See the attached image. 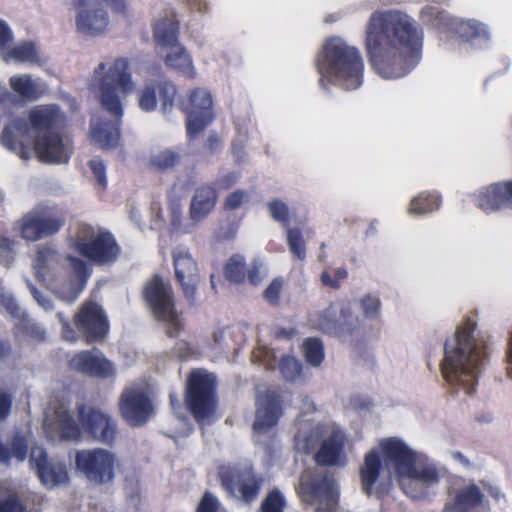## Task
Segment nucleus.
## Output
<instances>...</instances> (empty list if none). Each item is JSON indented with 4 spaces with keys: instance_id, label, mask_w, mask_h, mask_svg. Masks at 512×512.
I'll list each match as a JSON object with an SVG mask.
<instances>
[{
    "instance_id": "1",
    "label": "nucleus",
    "mask_w": 512,
    "mask_h": 512,
    "mask_svg": "<svg viewBox=\"0 0 512 512\" xmlns=\"http://www.w3.org/2000/svg\"><path fill=\"white\" fill-rule=\"evenodd\" d=\"M424 34L417 21L399 9H377L364 26V46L375 73L399 79L422 59Z\"/></svg>"
},
{
    "instance_id": "2",
    "label": "nucleus",
    "mask_w": 512,
    "mask_h": 512,
    "mask_svg": "<svg viewBox=\"0 0 512 512\" xmlns=\"http://www.w3.org/2000/svg\"><path fill=\"white\" fill-rule=\"evenodd\" d=\"M384 472L388 481L394 478L413 499L428 496L440 480L435 462L397 437L380 439L377 447L365 454L360 468L362 490L372 495Z\"/></svg>"
},
{
    "instance_id": "3",
    "label": "nucleus",
    "mask_w": 512,
    "mask_h": 512,
    "mask_svg": "<svg viewBox=\"0 0 512 512\" xmlns=\"http://www.w3.org/2000/svg\"><path fill=\"white\" fill-rule=\"evenodd\" d=\"M29 125L22 120H14L7 125L0 143L22 160H29L35 153L45 163H67L72 154V144L61 130L66 116L56 104L37 105L28 113Z\"/></svg>"
},
{
    "instance_id": "4",
    "label": "nucleus",
    "mask_w": 512,
    "mask_h": 512,
    "mask_svg": "<svg viewBox=\"0 0 512 512\" xmlns=\"http://www.w3.org/2000/svg\"><path fill=\"white\" fill-rule=\"evenodd\" d=\"M487 339L477 322L465 318L444 344L441 372L452 393L472 395L487 361Z\"/></svg>"
},
{
    "instance_id": "5",
    "label": "nucleus",
    "mask_w": 512,
    "mask_h": 512,
    "mask_svg": "<svg viewBox=\"0 0 512 512\" xmlns=\"http://www.w3.org/2000/svg\"><path fill=\"white\" fill-rule=\"evenodd\" d=\"M91 89L97 94L100 104L116 119L104 121L93 118L90 139L102 149H113L120 140V120L123 116L122 95L132 94L136 85L125 58L101 62L94 70Z\"/></svg>"
},
{
    "instance_id": "6",
    "label": "nucleus",
    "mask_w": 512,
    "mask_h": 512,
    "mask_svg": "<svg viewBox=\"0 0 512 512\" xmlns=\"http://www.w3.org/2000/svg\"><path fill=\"white\" fill-rule=\"evenodd\" d=\"M77 409L80 425L71 416L68 403L64 400L59 401L51 413H46L43 427L49 441L78 442L82 439L83 430L102 443L115 441L117 424L107 413L84 404Z\"/></svg>"
},
{
    "instance_id": "7",
    "label": "nucleus",
    "mask_w": 512,
    "mask_h": 512,
    "mask_svg": "<svg viewBox=\"0 0 512 512\" xmlns=\"http://www.w3.org/2000/svg\"><path fill=\"white\" fill-rule=\"evenodd\" d=\"M34 274L62 301L72 303L82 293L91 274L88 264L74 256L64 257L50 246H39L33 261Z\"/></svg>"
},
{
    "instance_id": "8",
    "label": "nucleus",
    "mask_w": 512,
    "mask_h": 512,
    "mask_svg": "<svg viewBox=\"0 0 512 512\" xmlns=\"http://www.w3.org/2000/svg\"><path fill=\"white\" fill-rule=\"evenodd\" d=\"M320 86L328 84L352 91L363 84L364 61L360 50L340 36L329 37L316 57Z\"/></svg>"
},
{
    "instance_id": "9",
    "label": "nucleus",
    "mask_w": 512,
    "mask_h": 512,
    "mask_svg": "<svg viewBox=\"0 0 512 512\" xmlns=\"http://www.w3.org/2000/svg\"><path fill=\"white\" fill-rule=\"evenodd\" d=\"M320 437H324L316 454L320 465L344 466L347 457L344 451L346 435L335 424H317L312 426L310 420L299 421V430L295 435V448L299 452L308 453L317 445Z\"/></svg>"
},
{
    "instance_id": "10",
    "label": "nucleus",
    "mask_w": 512,
    "mask_h": 512,
    "mask_svg": "<svg viewBox=\"0 0 512 512\" xmlns=\"http://www.w3.org/2000/svg\"><path fill=\"white\" fill-rule=\"evenodd\" d=\"M73 247L80 255L98 265L112 264L120 254V247L110 232L87 224L79 227Z\"/></svg>"
},
{
    "instance_id": "11",
    "label": "nucleus",
    "mask_w": 512,
    "mask_h": 512,
    "mask_svg": "<svg viewBox=\"0 0 512 512\" xmlns=\"http://www.w3.org/2000/svg\"><path fill=\"white\" fill-rule=\"evenodd\" d=\"M144 297L154 317L166 325L169 336H177L184 324L174 308V296L170 283L154 276L144 289Z\"/></svg>"
},
{
    "instance_id": "12",
    "label": "nucleus",
    "mask_w": 512,
    "mask_h": 512,
    "mask_svg": "<svg viewBox=\"0 0 512 512\" xmlns=\"http://www.w3.org/2000/svg\"><path fill=\"white\" fill-rule=\"evenodd\" d=\"M186 405L200 423L211 418L216 408L215 377L205 370H194L187 380Z\"/></svg>"
},
{
    "instance_id": "13",
    "label": "nucleus",
    "mask_w": 512,
    "mask_h": 512,
    "mask_svg": "<svg viewBox=\"0 0 512 512\" xmlns=\"http://www.w3.org/2000/svg\"><path fill=\"white\" fill-rule=\"evenodd\" d=\"M309 322L323 333L345 338L359 330L360 318L354 315L349 302L340 300L312 314Z\"/></svg>"
},
{
    "instance_id": "14",
    "label": "nucleus",
    "mask_w": 512,
    "mask_h": 512,
    "mask_svg": "<svg viewBox=\"0 0 512 512\" xmlns=\"http://www.w3.org/2000/svg\"><path fill=\"white\" fill-rule=\"evenodd\" d=\"M64 223L65 217L60 210L39 205L26 213L15 227L22 239L35 242L55 235Z\"/></svg>"
},
{
    "instance_id": "15",
    "label": "nucleus",
    "mask_w": 512,
    "mask_h": 512,
    "mask_svg": "<svg viewBox=\"0 0 512 512\" xmlns=\"http://www.w3.org/2000/svg\"><path fill=\"white\" fill-rule=\"evenodd\" d=\"M298 492L302 500L315 507V511H331L335 508L339 491L333 478L313 470H305Z\"/></svg>"
},
{
    "instance_id": "16",
    "label": "nucleus",
    "mask_w": 512,
    "mask_h": 512,
    "mask_svg": "<svg viewBox=\"0 0 512 512\" xmlns=\"http://www.w3.org/2000/svg\"><path fill=\"white\" fill-rule=\"evenodd\" d=\"M104 4L110 5L117 12L125 8L124 0H71L76 12L75 25L79 32L99 35L107 28L109 17Z\"/></svg>"
},
{
    "instance_id": "17",
    "label": "nucleus",
    "mask_w": 512,
    "mask_h": 512,
    "mask_svg": "<svg viewBox=\"0 0 512 512\" xmlns=\"http://www.w3.org/2000/svg\"><path fill=\"white\" fill-rule=\"evenodd\" d=\"M76 470L90 482L104 484L113 481L119 466L116 455L103 448L83 449L75 454Z\"/></svg>"
},
{
    "instance_id": "18",
    "label": "nucleus",
    "mask_w": 512,
    "mask_h": 512,
    "mask_svg": "<svg viewBox=\"0 0 512 512\" xmlns=\"http://www.w3.org/2000/svg\"><path fill=\"white\" fill-rule=\"evenodd\" d=\"M219 477L225 490L233 497L246 503L254 501L262 487L263 478L254 473L250 466L224 465Z\"/></svg>"
},
{
    "instance_id": "19",
    "label": "nucleus",
    "mask_w": 512,
    "mask_h": 512,
    "mask_svg": "<svg viewBox=\"0 0 512 512\" xmlns=\"http://www.w3.org/2000/svg\"><path fill=\"white\" fill-rule=\"evenodd\" d=\"M121 416L131 426L144 425L154 413V403L147 383H135L127 387L120 398Z\"/></svg>"
},
{
    "instance_id": "20",
    "label": "nucleus",
    "mask_w": 512,
    "mask_h": 512,
    "mask_svg": "<svg viewBox=\"0 0 512 512\" xmlns=\"http://www.w3.org/2000/svg\"><path fill=\"white\" fill-rule=\"evenodd\" d=\"M187 114V134L190 138L196 137L213 120V97L209 90L196 88L189 93L188 102L184 104Z\"/></svg>"
},
{
    "instance_id": "21",
    "label": "nucleus",
    "mask_w": 512,
    "mask_h": 512,
    "mask_svg": "<svg viewBox=\"0 0 512 512\" xmlns=\"http://www.w3.org/2000/svg\"><path fill=\"white\" fill-rule=\"evenodd\" d=\"M172 255L176 279L182 287L186 300L194 305L196 303L197 285L200 280L197 262L186 247H176Z\"/></svg>"
},
{
    "instance_id": "22",
    "label": "nucleus",
    "mask_w": 512,
    "mask_h": 512,
    "mask_svg": "<svg viewBox=\"0 0 512 512\" xmlns=\"http://www.w3.org/2000/svg\"><path fill=\"white\" fill-rule=\"evenodd\" d=\"M470 197L474 206L487 215L511 209L509 181L480 186Z\"/></svg>"
},
{
    "instance_id": "23",
    "label": "nucleus",
    "mask_w": 512,
    "mask_h": 512,
    "mask_svg": "<svg viewBox=\"0 0 512 512\" xmlns=\"http://www.w3.org/2000/svg\"><path fill=\"white\" fill-rule=\"evenodd\" d=\"M68 364L70 369L98 379H108L116 373L114 363L98 349L78 352L68 360Z\"/></svg>"
},
{
    "instance_id": "24",
    "label": "nucleus",
    "mask_w": 512,
    "mask_h": 512,
    "mask_svg": "<svg viewBox=\"0 0 512 512\" xmlns=\"http://www.w3.org/2000/svg\"><path fill=\"white\" fill-rule=\"evenodd\" d=\"M283 414L282 395L279 390L267 389L256 397V412L253 429L265 433L277 425Z\"/></svg>"
},
{
    "instance_id": "25",
    "label": "nucleus",
    "mask_w": 512,
    "mask_h": 512,
    "mask_svg": "<svg viewBox=\"0 0 512 512\" xmlns=\"http://www.w3.org/2000/svg\"><path fill=\"white\" fill-rule=\"evenodd\" d=\"M30 464L44 486L54 488L69 481L66 465L56 459H50L41 447H32Z\"/></svg>"
},
{
    "instance_id": "26",
    "label": "nucleus",
    "mask_w": 512,
    "mask_h": 512,
    "mask_svg": "<svg viewBox=\"0 0 512 512\" xmlns=\"http://www.w3.org/2000/svg\"><path fill=\"white\" fill-rule=\"evenodd\" d=\"M75 324L88 343L102 340L108 330L109 324L102 308L93 301L85 302L79 313L75 315Z\"/></svg>"
},
{
    "instance_id": "27",
    "label": "nucleus",
    "mask_w": 512,
    "mask_h": 512,
    "mask_svg": "<svg viewBox=\"0 0 512 512\" xmlns=\"http://www.w3.org/2000/svg\"><path fill=\"white\" fill-rule=\"evenodd\" d=\"M450 32L454 33L461 41L477 50L487 49L492 43L490 27L477 19L455 18L449 22Z\"/></svg>"
},
{
    "instance_id": "28",
    "label": "nucleus",
    "mask_w": 512,
    "mask_h": 512,
    "mask_svg": "<svg viewBox=\"0 0 512 512\" xmlns=\"http://www.w3.org/2000/svg\"><path fill=\"white\" fill-rule=\"evenodd\" d=\"M176 94L177 88L170 81L147 83L139 92V106L142 110L151 112L156 109L159 101L161 110L166 113L173 108Z\"/></svg>"
},
{
    "instance_id": "29",
    "label": "nucleus",
    "mask_w": 512,
    "mask_h": 512,
    "mask_svg": "<svg viewBox=\"0 0 512 512\" xmlns=\"http://www.w3.org/2000/svg\"><path fill=\"white\" fill-rule=\"evenodd\" d=\"M13 40V34L8 24L0 20V55L4 61L14 60L22 63H38V51L33 42H21L11 50H8L10 42Z\"/></svg>"
},
{
    "instance_id": "30",
    "label": "nucleus",
    "mask_w": 512,
    "mask_h": 512,
    "mask_svg": "<svg viewBox=\"0 0 512 512\" xmlns=\"http://www.w3.org/2000/svg\"><path fill=\"white\" fill-rule=\"evenodd\" d=\"M484 495L475 484L450 492L443 512H474L481 505Z\"/></svg>"
},
{
    "instance_id": "31",
    "label": "nucleus",
    "mask_w": 512,
    "mask_h": 512,
    "mask_svg": "<svg viewBox=\"0 0 512 512\" xmlns=\"http://www.w3.org/2000/svg\"><path fill=\"white\" fill-rule=\"evenodd\" d=\"M218 200V193L211 185H201L191 198L189 207L190 220L198 224L204 221L214 210Z\"/></svg>"
},
{
    "instance_id": "32",
    "label": "nucleus",
    "mask_w": 512,
    "mask_h": 512,
    "mask_svg": "<svg viewBox=\"0 0 512 512\" xmlns=\"http://www.w3.org/2000/svg\"><path fill=\"white\" fill-rule=\"evenodd\" d=\"M164 63L168 68L188 79H194L197 76L192 55L180 44L169 49L164 56Z\"/></svg>"
},
{
    "instance_id": "33",
    "label": "nucleus",
    "mask_w": 512,
    "mask_h": 512,
    "mask_svg": "<svg viewBox=\"0 0 512 512\" xmlns=\"http://www.w3.org/2000/svg\"><path fill=\"white\" fill-rule=\"evenodd\" d=\"M442 196L438 191L425 190L414 195L406 208V214L412 217H423L440 209Z\"/></svg>"
},
{
    "instance_id": "34",
    "label": "nucleus",
    "mask_w": 512,
    "mask_h": 512,
    "mask_svg": "<svg viewBox=\"0 0 512 512\" xmlns=\"http://www.w3.org/2000/svg\"><path fill=\"white\" fill-rule=\"evenodd\" d=\"M154 40L161 47L169 49L179 45V20L170 14L159 19L154 25Z\"/></svg>"
},
{
    "instance_id": "35",
    "label": "nucleus",
    "mask_w": 512,
    "mask_h": 512,
    "mask_svg": "<svg viewBox=\"0 0 512 512\" xmlns=\"http://www.w3.org/2000/svg\"><path fill=\"white\" fill-rule=\"evenodd\" d=\"M10 86L24 99L35 100L41 97L46 89V84L37 79L32 80L29 75H16L10 78Z\"/></svg>"
},
{
    "instance_id": "36",
    "label": "nucleus",
    "mask_w": 512,
    "mask_h": 512,
    "mask_svg": "<svg viewBox=\"0 0 512 512\" xmlns=\"http://www.w3.org/2000/svg\"><path fill=\"white\" fill-rule=\"evenodd\" d=\"M381 306V299L377 294L367 293L357 300L360 314L354 313V315L360 318L359 330L365 327L367 322H373L380 318Z\"/></svg>"
},
{
    "instance_id": "37",
    "label": "nucleus",
    "mask_w": 512,
    "mask_h": 512,
    "mask_svg": "<svg viewBox=\"0 0 512 512\" xmlns=\"http://www.w3.org/2000/svg\"><path fill=\"white\" fill-rule=\"evenodd\" d=\"M419 18L425 25H429L442 32H450L449 22L455 19L445 11L439 10L430 4L425 5L420 10Z\"/></svg>"
},
{
    "instance_id": "38",
    "label": "nucleus",
    "mask_w": 512,
    "mask_h": 512,
    "mask_svg": "<svg viewBox=\"0 0 512 512\" xmlns=\"http://www.w3.org/2000/svg\"><path fill=\"white\" fill-rule=\"evenodd\" d=\"M238 140L233 143L232 153L236 162H242L245 159L243 143L257 133L255 123L251 119H245L242 122H236Z\"/></svg>"
},
{
    "instance_id": "39",
    "label": "nucleus",
    "mask_w": 512,
    "mask_h": 512,
    "mask_svg": "<svg viewBox=\"0 0 512 512\" xmlns=\"http://www.w3.org/2000/svg\"><path fill=\"white\" fill-rule=\"evenodd\" d=\"M246 268L244 256L235 254L229 258L225 265V277L234 283H243L246 280Z\"/></svg>"
},
{
    "instance_id": "40",
    "label": "nucleus",
    "mask_w": 512,
    "mask_h": 512,
    "mask_svg": "<svg viewBox=\"0 0 512 512\" xmlns=\"http://www.w3.org/2000/svg\"><path fill=\"white\" fill-rule=\"evenodd\" d=\"M17 334H23L25 337L35 341H43L46 338V332L36 322L30 319L25 313L15 323Z\"/></svg>"
},
{
    "instance_id": "41",
    "label": "nucleus",
    "mask_w": 512,
    "mask_h": 512,
    "mask_svg": "<svg viewBox=\"0 0 512 512\" xmlns=\"http://www.w3.org/2000/svg\"><path fill=\"white\" fill-rule=\"evenodd\" d=\"M0 512H27L15 492L3 482H0Z\"/></svg>"
},
{
    "instance_id": "42",
    "label": "nucleus",
    "mask_w": 512,
    "mask_h": 512,
    "mask_svg": "<svg viewBox=\"0 0 512 512\" xmlns=\"http://www.w3.org/2000/svg\"><path fill=\"white\" fill-rule=\"evenodd\" d=\"M0 310L6 312L14 323L26 312L20 308L14 295L0 285Z\"/></svg>"
},
{
    "instance_id": "43",
    "label": "nucleus",
    "mask_w": 512,
    "mask_h": 512,
    "mask_svg": "<svg viewBox=\"0 0 512 512\" xmlns=\"http://www.w3.org/2000/svg\"><path fill=\"white\" fill-rule=\"evenodd\" d=\"M307 362L312 366H319L324 359V347L320 339L308 338L303 344Z\"/></svg>"
},
{
    "instance_id": "44",
    "label": "nucleus",
    "mask_w": 512,
    "mask_h": 512,
    "mask_svg": "<svg viewBox=\"0 0 512 512\" xmlns=\"http://www.w3.org/2000/svg\"><path fill=\"white\" fill-rule=\"evenodd\" d=\"M18 242L0 234V264L10 267L17 255Z\"/></svg>"
},
{
    "instance_id": "45",
    "label": "nucleus",
    "mask_w": 512,
    "mask_h": 512,
    "mask_svg": "<svg viewBox=\"0 0 512 512\" xmlns=\"http://www.w3.org/2000/svg\"><path fill=\"white\" fill-rule=\"evenodd\" d=\"M286 506L284 494L278 490L270 491L260 505L261 512H283Z\"/></svg>"
},
{
    "instance_id": "46",
    "label": "nucleus",
    "mask_w": 512,
    "mask_h": 512,
    "mask_svg": "<svg viewBox=\"0 0 512 512\" xmlns=\"http://www.w3.org/2000/svg\"><path fill=\"white\" fill-rule=\"evenodd\" d=\"M280 373L286 381L294 382L301 376L302 367L300 362L290 356L283 357L279 363Z\"/></svg>"
},
{
    "instance_id": "47",
    "label": "nucleus",
    "mask_w": 512,
    "mask_h": 512,
    "mask_svg": "<svg viewBox=\"0 0 512 512\" xmlns=\"http://www.w3.org/2000/svg\"><path fill=\"white\" fill-rule=\"evenodd\" d=\"M267 207L274 221L286 226L289 224L291 211L286 202L281 199H274L267 203Z\"/></svg>"
},
{
    "instance_id": "48",
    "label": "nucleus",
    "mask_w": 512,
    "mask_h": 512,
    "mask_svg": "<svg viewBox=\"0 0 512 512\" xmlns=\"http://www.w3.org/2000/svg\"><path fill=\"white\" fill-rule=\"evenodd\" d=\"M287 242L293 255L299 260H304L306 257V247L302 233L299 229H287Z\"/></svg>"
},
{
    "instance_id": "49",
    "label": "nucleus",
    "mask_w": 512,
    "mask_h": 512,
    "mask_svg": "<svg viewBox=\"0 0 512 512\" xmlns=\"http://www.w3.org/2000/svg\"><path fill=\"white\" fill-rule=\"evenodd\" d=\"M180 159L177 152L165 149L153 154L150 158V164L158 169L165 170L173 167Z\"/></svg>"
},
{
    "instance_id": "50",
    "label": "nucleus",
    "mask_w": 512,
    "mask_h": 512,
    "mask_svg": "<svg viewBox=\"0 0 512 512\" xmlns=\"http://www.w3.org/2000/svg\"><path fill=\"white\" fill-rule=\"evenodd\" d=\"M348 271L344 267H338L335 269L324 270L321 273L320 280L324 286L338 289L340 288V281L346 279Z\"/></svg>"
},
{
    "instance_id": "51",
    "label": "nucleus",
    "mask_w": 512,
    "mask_h": 512,
    "mask_svg": "<svg viewBox=\"0 0 512 512\" xmlns=\"http://www.w3.org/2000/svg\"><path fill=\"white\" fill-rule=\"evenodd\" d=\"M89 167L99 186L105 188L107 185V177L104 162L100 158L95 157L89 161Z\"/></svg>"
},
{
    "instance_id": "52",
    "label": "nucleus",
    "mask_w": 512,
    "mask_h": 512,
    "mask_svg": "<svg viewBox=\"0 0 512 512\" xmlns=\"http://www.w3.org/2000/svg\"><path fill=\"white\" fill-rule=\"evenodd\" d=\"M246 199L247 193L245 191L240 189L235 190L226 197L224 201V208L226 210H236L244 203Z\"/></svg>"
},
{
    "instance_id": "53",
    "label": "nucleus",
    "mask_w": 512,
    "mask_h": 512,
    "mask_svg": "<svg viewBox=\"0 0 512 512\" xmlns=\"http://www.w3.org/2000/svg\"><path fill=\"white\" fill-rule=\"evenodd\" d=\"M239 178H240V174L238 172H235V171L226 172V173L220 174L216 178L215 185L217 186L218 189L226 190V189H229L230 187H232L234 184H236L237 181L239 180Z\"/></svg>"
},
{
    "instance_id": "54",
    "label": "nucleus",
    "mask_w": 512,
    "mask_h": 512,
    "mask_svg": "<svg viewBox=\"0 0 512 512\" xmlns=\"http://www.w3.org/2000/svg\"><path fill=\"white\" fill-rule=\"evenodd\" d=\"M26 283L38 305L47 312L52 311L54 309L52 300L46 295L39 292L35 288V286L30 282V280H26Z\"/></svg>"
},
{
    "instance_id": "55",
    "label": "nucleus",
    "mask_w": 512,
    "mask_h": 512,
    "mask_svg": "<svg viewBox=\"0 0 512 512\" xmlns=\"http://www.w3.org/2000/svg\"><path fill=\"white\" fill-rule=\"evenodd\" d=\"M56 317L62 325V337L69 342H76L78 340L77 333L70 326L68 318L64 316L62 312H57Z\"/></svg>"
},
{
    "instance_id": "56",
    "label": "nucleus",
    "mask_w": 512,
    "mask_h": 512,
    "mask_svg": "<svg viewBox=\"0 0 512 512\" xmlns=\"http://www.w3.org/2000/svg\"><path fill=\"white\" fill-rule=\"evenodd\" d=\"M262 262L260 260H254L251 264L247 265L246 268V279L249 283L257 285L261 277Z\"/></svg>"
},
{
    "instance_id": "57",
    "label": "nucleus",
    "mask_w": 512,
    "mask_h": 512,
    "mask_svg": "<svg viewBox=\"0 0 512 512\" xmlns=\"http://www.w3.org/2000/svg\"><path fill=\"white\" fill-rule=\"evenodd\" d=\"M218 507L217 498L210 493H206L197 507V512H217Z\"/></svg>"
},
{
    "instance_id": "58",
    "label": "nucleus",
    "mask_w": 512,
    "mask_h": 512,
    "mask_svg": "<svg viewBox=\"0 0 512 512\" xmlns=\"http://www.w3.org/2000/svg\"><path fill=\"white\" fill-rule=\"evenodd\" d=\"M281 288L282 282L280 280L272 281L265 290V298L271 303L276 302L279 299Z\"/></svg>"
},
{
    "instance_id": "59",
    "label": "nucleus",
    "mask_w": 512,
    "mask_h": 512,
    "mask_svg": "<svg viewBox=\"0 0 512 512\" xmlns=\"http://www.w3.org/2000/svg\"><path fill=\"white\" fill-rule=\"evenodd\" d=\"M170 213H171L172 229L175 231H180L181 230L180 224H181V219H182V214H183L180 204L173 203L171 206V209H170Z\"/></svg>"
},
{
    "instance_id": "60",
    "label": "nucleus",
    "mask_w": 512,
    "mask_h": 512,
    "mask_svg": "<svg viewBox=\"0 0 512 512\" xmlns=\"http://www.w3.org/2000/svg\"><path fill=\"white\" fill-rule=\"evenodd\" d=\"M186 5L192 12L200 14L209 12V3L207 0H186Z\"/></svg>"
},
{
    "instance_id": "61",
    "label": "nucleus",
    "mask_w": 512,
    "mask_h": 512,
    "mask_svg": "<svg viewBox=\"0 0 512 512\" xmlns=\"http://www.w3.org/2000/svg\"><path fill=\"white\" fill-rule=\"evenodd\" d=\"M11 409V397L0 390V420L6 418Z\"/></svg>"
},
{
    "instance_id": "62",
    "label": "nucleus",
    "mask_w": 512,
    "mask_h": 512,
    "mask_svg": "<svg viewBox=\"0 0 512 512\" xmlns=\"http://www.w3.org/2000/svg\"><path fill=\"white\" fill-rule=\"evenodd\" d=\"M270 354H272V351L270 349L263 347L259 348L257 351L254 352V358L259 359V361L263 362L265 366L269 367V357Z\"/></svg>"
},
{
    "instance_id": "63",
    "label": "nucleus",
    "mask_w": 512,
    "mask_h": 512,
    "mask_svg": "<svg viewBox=\"0 0 512 512\" xmlns=\"http://www.w3.org/2000/svg\"><path fill=\"white\" fill-rule=\"evenodd\" d=\"M506 370L508 376L512 379V330L510 333V339L507 350V362H506Z\"/></svg>"
},
{
    "instance_id": "64",
    "label": "nucleus",
    "mask_w": 512,
    "mask_h": 512,
    "mask_svg": "<svg viewBox=\"0 0 512 512\" xmlns=\"http://www.w3.org/2000/svg\"><path fill=\"white\" fill-rule=\"evenodd\" d=\"M220 145V140L216 135H210L207 139L206 146L211 150H216Z\"/></svg>"
}]
</instances>
